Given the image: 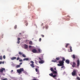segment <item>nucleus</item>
<instances>
[{"mask_svg": "<svg viewBox=\"0 0 80 80\" xmlns=\"http://www.w3.org/2000/svg\"><path fill=\"white\" fill-rule=\"evenodd\" d=\"M60 60V58L57 57L56 58V59L52 60V62H54L58 63V61Z\"/></svg>", "mask_w": 80, "mask_h": 80, "instance_id": "f257e3e1", "label": "nucleus"}, {"mask_svg": "<svg viewBox=\"0 0 80 80\" xmlns=\"http://www.w3.org/2000/svg\"><path fill=\"white\" fill-rule=\"evenodd\" d=\"M17 72L18 73H21L22 72H24V69L23 68H21L17 70Z\"/></svg>", "mask_w": 80, "mask_h": 80, "instance_id": "f03ea898", "label": "nucleus"}, {"mask_svg": "<svg viewBox=\"0 0 80 80\" xmlns=\"http://www.w3.org/2000/svg\"><path fill=\"white\" fill-rule=\"evenodd\" d=\"M38 68H39V67L37 66V68H35V71L36 72H37V74L39 75L40 74V71H39V69Z\"/></svg>", "mask_w": 80, "mask_h": 80, "instance_id": "7ed1b4c3", "label": "nucleus"}, {"mask_svg": "<svg viewBox=\"0 0 80 80\" xmlns=\"http://www.w3.org/2000/svg\"><path fill=\"white\" fill-rule=\"evenodd\" d=\"M77 74V71L75 70H73L72 73V76H75Z\"/></svg>", "mask_w": 80, "mask_h": 80, "instance_id": "20e7f679", "label": "nucleus"}, {"mask_svg": "<svg viewBox=\"0 0 80 80\" xmlns=\"http://www.w3.org/2000/svg\"><path fill=\"white\" fill-rule=\"evenodd\" d=\"M31 63L32 64L30 65V66L32 67V68H34L35 67L34 64V62L33 61H31Z\"/></svg>", "mask_w": 80, "mask_h": 80, "instance_id": "39448f33", "label": "nucleus"}, {"mask_svg": "<svg viewBox=\"0 0 80 80\" xmlns=\"http://www.w3.org/2000/svg\"><path fill=\"white\" fill-rule=\"evenodd\" d=\"M49 75H50V76L51 77H53V78H55V77H57V75H53V73H52L49 74Z\"/></svg>", "mask_w": 80, "mask_h": 80, "instance_id": "423d86ee", "label": "nucleus"}, {"mask_svg": "<svg viewBox=\"0 0 80 80\" xmlns=\"http://www.w3.org/2000/svg\"><path fill=\"white\" fill-rule=\"evenodd\" d=\"M32 52L33 53H38V52L37 50L35 49H33L32 50Z\"/></svg>", "mask_w": 80, "mask_h": 80, "instance_id": "0eeeda50", "label": "nucleus"}, {"mask_svg": "<svg viewBox=\"0 0 80 80\" xmlns=\"http://www.w3.org/2000/svg\"><path fill=\"white\" fill-rule=\"evenodd\" d=\"M59 64H60L61 66H63L64 64L63 63H64V62L63 61H59Z\"/></svg>", "mask_w": 80, "mask_h": 80, "instance_id": "6e6552de", "label": "nucleus"}, {"mask_svg": "<svg viewBox=\"0 0 80 80\" xmlns=\"http://www.w3.org/2000/svg\"><path fill=\"white\" fill-rule=\"evenodd\" d=\"M52 73L55 74L54 75H56V77L57 76V75H58V73L57 72L55 71H54L52 72Z\"/></svg>", "mask_w": 80, "mask_h": 80, "instance_id": "1a4fd4ad", "label": "nucleus"}, {"mask_svg": "<svg viewBox=\"0 0 80 80\" xmlns=\"http://www.w3.org/2000/svg\"><path fill=\"white\" fill-rule=\"evenodd\" d=\"M24 48L25 49H27V48H28V45L25 44L24 45Z\"/></svg>", "mask_w": 80, "mask_h": 80, "instance_id": "9d476101", "label": "nucleus"}, {"mask_svg": "<svg viewBox=\"0 0 80 80\" xmlns=\"http://www.w3.org/2000/svg\"><path fill=\"white\" fill-rule=\"evenodd\" d=\"M77 66L78 67H79V65H80V61L78 59L77 60Z\"/></svg>", "mask_w": 80, "mask_h": 80, "instance_id": "9b49d317", "label": "nucleus"}, {"mask_svg": "<svg viewBox=\"0 0 80 80\" xmlns=\"http://www.w3.org/2000/svg\"><path fill=\"white\" fill-rule=\"evenodd\" d=\"M76 65V63H75V62H73L72 65V67H73V68H74L75 67V66Z\"/></svg>", "mask_w": 80, "mask_h": 80, "instance_id": "f8f14e48", "label": "nucleus"}, {"mask_svg": "<svg viewBox=\"0 0 80 80\" xmlns=\"http://www.w3.org/2000/svg\"><path fill=\"white\" fill-rule=\"evenodd\" d=\"M65 62L68 64H69V63H70V61H69V60H66Z\"/></svg>", "mask_w": 80, "mask_h": 80, "instance_id": "ddd939ff", "label": "nucleus"}, {"mask_svg": "<svg viewBox=\"0 0 80 80\" xmlns=\"http://www.w3.org/2000/svg\"><path fill=\"white\" fill-rule=\"evenodd\" d=\"M39 63L42 64V63H44V61L43 60H41L39 61Z\"/></svg>", "mask_w": 80, "mask_h": 80, "instance_id": "4468645a", "label": "nucleus"}, {"mask_svg": "<svg viewBox=\"0 0 80 80\" xmlns=\"http://www.w3.org/2000/svg\"><path fill=\"white\" fill-rule=\"evenodd\" d=\"M11 59L12 60H16V59H17V58L16 57H13L11 58Z\"/></svg>", "mask_w": 80, "mask_h": 80, "instance_id": "2eb2a0df", "label": "nucleus"}, {"mask_svg": "<svg viewBox=\"0 0 80 80\" xmlns=\"http://www.w3.org/2000/svg\"><path fill=\"white\" fill-rule=\"evenodd\" d=\"M28 60H29V58H25L23 59V61H28Z\"/></svg>", "mask_w": 80, "mask_h": 80, "instance_id": "dca6fc26", "label": "nucleus"}, {"mask_svg": "<svg viewBox=\"0 0 80 80\" xmlns=\"http://www.w3.org/2000/svg\"><path fill=\"white\" fill-rule=\"evenodd\" d=\"M38 53H41V52H42V50H41V49H40V48H38Z\"/></svg>", "mask_w": 80, "mask_h": 80, "instance_id": "f3484780", "label": "nucleus"}, {"mask_svg": "<svg viewBox=\"0 0 80 80\" xmlns=\"http://www.w3.org/2000/svg\"><path fill=\"white\" fill-rule=\"evenodd\" d=\"M69 48H70V52H72V46H70Z\"/></svg>", "mask_w": 80, "mask_h": 80, "instance_id": "a211bd4d", "label": "nucleus"}, {"mask_svg": "<svg viewBox=\"0 0 80 80\" xmlns=\"http://www.w3.org/2000/svg\"><path fill=\"white\" fill-rule=\"evenodd\" d=\"M19 54L20 55H23V52H19Z\"/></svg>", "mask_w": 80, "mask_h": 80, "instance_id": "6ab92c4d", "label": "nucleus"}, {"mask_svg": "<svg viewBox=\"0 0 80 80\" xmlns=\"http://www.w3.org/2000/svg\"><path fill=\"white\" fill-rule=\"evenodd\" d=\"M45 28L46 29V30H47V29H48V25H46Z\"/></svg>", "mask_w": 80, "mask_h": 80, "instance_id": "aec40b11", "label": "nucleus"}, {"mask_svg": "<svg viewBox=\"0 0 80 80\" xmlns=\"http://www.w3.org/2000/svg\"><path fill=\"white\" fill-rule=\"evenodd\" d=\"M70 45L69 43H67L66 45V48H67L68 46Z\"/></svg>", "mask_w": 80, "mask_h": 80, "instance_id": "412c9836", "label": "nucleus"}, {"mask_svg": "<svg viewBox=\"0 0 80 80\" xmlns=\"http://www.w3.org/2000/svg\"><path fill=\"white\" fill-rule=\"evenodd\" d=\"M3 59V57H2V56H0V60H2V59Z\"/></svg>", "mask_w": 80, "mask_h": 80, "instance_id": "4be33fe9", "label": "nucleus"}, {"mask_svg": "<svg viewBox=\"0 0 80 80\" xmlns=\"http://www.w3.org/2000/svg\"><path fill=\"white\" fill-rule=\"evenodd\" d=\"M72 58H74V59L75 58V56L74 54L73 55Z\"/></svg>", "mask_w": 80, "mask_h": 80, "instance_id": "5701e85b", "label": "nucleus"}, {"mask_svg": "<svg viewBox=\"0 0 80 80\" xmlns=\"http://www.w3.org/2000/svg\"><path fill=\"white\" fill-rule=\"evenodd\" d=\"M16 67V68H19V67H20V65H17Z\"/></svg>", "mask_w": 80, "mask_h": 80, "instance_id": "b1692460", "label": "nucleus"}, {"mask_svg": "<svg viewBox=\"0 0 80 80\" xmlns=\"http://www.w3.org/2000/svg\"><path fill=\"white\" fill-rule=\"evenodd\" d=\"M51 71H52V72H53L54 71V69H53V68H51Z\"/></svg>", "mask_w": 80, "mask_h": 80, "instance_id": "393cba45", "label": "nucleus"}, {"mask_svg": "<svg viewBox=\"0 0 80 80\" xmlns=\"http://www.w3.org/2000/svg\"><path fill=\"white\" fill-rule=\"evenodd\" d=\"M22 56L23 57H24V58H25L26 57V56L25 54H22Z\"/></svg>", "mask_w": 80, "mask_h": 80, "instance_id": "a878e982", "label": "nucleus"}, {"mask_svg": "<svg viewBox=\"0 0 80 80\" xmlns=\"http://www.w3.org/2000/svg\"><path fill=\"white\" fill-rule=\"evenodd\" d=\"M29 45H32V42L30 41L29 42Z\"/></svg>", "mask_w": 80, "mask_h": 80, "instance_id": "bb28decb", "label": "nucleus"}, {"mask_svg": "<svg viewBox=\"0 0 80 80\" xmlns=\"http://www.w3.org/2000/svg\"><path fill=\"white\" fill-rule=\"evenodd\" d=\"M62 61H63H63H65V58H62Z\"/></svg>", "mask_w": 80, "mask_h": 80, "instance_id": "cd10ccee", "label": "nucleus"}, {"mask_svg": "<svg viewBox=\"0 0 80 80\" xmlns=\"http://www.w3.org/2000/svg\"><path fill=\"white\" fill-rule=\"evenodd\" d=\"M77 80H80V78L79 77H77Z\"/></svg>", "mask_w": 80, "mask_h": 80, "instance_id": "c85d7f7f", "label": "nucleus"}, {"mask_svg": "<svg viewBox=\"0 0 80 80\" xmlns=\"http://www.w3.org/2000/svg\"><path fill=\"white\" fill-rule=\"evenodd\" d=\"M17 28V25H16L15 26H14V29H16V28Z\"/></svg>", "mask_w": 80, "mask_h": 80, "instance_id": "c756f323", "label": "nucleus"}, {"mask_svg": "<svg viewBox=\"0 0 80 80\" xmlns=\"http://www.w3.org/2000/svg\"><path fill=\"white\" fill-rule=\"evenodd\" d=\"M20 40H21V39L20 38H18V41H20Z\"/></svg>", "mask_w": 80, "mask_h": 80, "instance_id": "7c9ffc66", "label": "nucleus"}, {"mask_svg": "<svg viewBox=\"0 0 80 80\" xmlns=\"http://www.w3.org/2000/svg\"><path fill=\"white\" fill-rule=\"evenodd\" d=\"M17 43H18V44H19V43H20V41H18L17 42Z\"/></svg>", "mask_w": 80, "mask_h": 80, "instance_id": "2f4dec72", "label": "nucleus"}, {"mask_svg": "<svg viewBox=\"0 0 80 80\" xmlns=\"http://www.w3.org/2000/svg\"><path fill=\"white\" fill-rule=\"evenodd\" d=\"M3 58L4 59H5V58H6L5 55H4V56H3Z\"/></svg>", "mask_w": 80, "mask_h": 80, "instance_id": "473e14b6", "label": "nucleus"}, {"mask_svg": "<svg viewBox=\"0 0 80 80\" xmlns=\"http://www.w3.org/2000/svg\"><path fill=\"white\" fill-rule=\"evenodd\" d=\"M58 66H59L60 67L62 66L60 64H58Z\"/></svg>", "mask_w": 80, "mask_h": 80, "instance_id": "72a5a7b5", "label": "nucleus"}, {"mask_svg": "<svg viewBox=\"0 0 80 80\" xmlns=\"http://www.w3.org/2000/svg\"><path fill=\"white\" fill-rule=\"evenodd\" d=\"M41 40H42V38H40L39 39V42H41Z\"/></svg>", "mask_w": 80, "mask_h": 80, "instance_id": "f704fd0d", "label": "nucleus"}, {"mask_svg": "<svg viewBox=\"0 0 80 80\" xmlns=\"http://www.w3.org/2000/svg\"><path fill=\"white\" fill-rule=\"evenodd\" d=\"M20 60V58H18L17 59V60Z\"/></svg>", "mask_w": 80, "mask_h": 80, "instance_id": "c9c22d12", "label": "nucleus"}, {"mask_svg": "<svg viewBox=\"0 0 80 80\" xmlns=\"http://www.w3.org/2000/svg\"><path fill=\"white\" fill-rule=\"evenodd\" d=\"M29 48H32V46H30V45H29Z\"/></svg>", "mask_w": 80, "mask_h": 80, "instance_id": "e433bc0d", "label": "nucleus"}, {"mask_svg": "<svg viewBox=\"0 0 80 80\" xmlns=\"http://www.w3.org/2000/svg\"><path fill=\"white\" fill-rule=\"evenodd\" d=\"M41 36H42V37H44V35L42 34L41 35Z\"/></svg>", "mask_w": 80, "mask_h": 80, "instance_id": "4c0bfd02", "label": "nucleus"}, {"mask_svg": "<svg viewBox=\"0 0 80 80\" xmlns=\"http://www.w3.org/2000/svg\"><path fill=\"white\" fill-rule=\"evenodd\" d=\"M32 80H38V79H32Z\"/></svg>", "mask_w": 80, "mask_h": 80, "instance_id": "58836bf2", "label": "nucleus"}, {"mask_svg": "<svg viewBox=\"0 0 80 80\" xmlns=\"http://www.w3.org/2000/svg\"><path fill=\"white\" fill-rule=\"evenodd\" d=\"M19 61L20 62H22V59L19 60Z\"/></svg>", "mask_w": 80, "mask_h": 80, "instance_id": "ea45409f", "label": "nucleus"}, {"mask_svg": "<svg viewBox=\"0 0 80 80\" xmlns=\"http://www.w3.org/2000/svg\"><path fill=\"white\" fill-rule=\"evenodd\" d=\"M28 23H26V24H25V25H26V26H27V25H28Z\"/></svg>", "mask_w": 80, "mask_h": 80, "instance_id": "a19ab883", "label": "nucleus"}, {"mask_svg": "<svg viewBox=\"0 0 80 80\" xmlns=\"http://www.w3.org/2000/svg\"><path fill=\"white\" fill-rule=\"evenodd\" d=\"M39 60H42V59L40 58H39Z\"/></svg>", "mask_w": 80, "mask_h": 80, "instance_id": "79ce46f5", "label": "nucleus"}, {"mask_svg": "<svg viewBox=\"0 0 80 80\" xmlns=\"http://www.w3.org/2000/svg\"><path fill=\"white\" fill-rule=\"evenodd\" d=\"M2 62L0 61V64H2Z\"/></svg>", "mask_w": 80, "mask_h": 80, "instance_id": "37998d69", "label": "nucleus"}, {"mask_svg": "<svg viewBox=\"0 0 80 80\" xmlns=\"http://www.w3.org/2000/svg\"><path fill=\"white\" fill-rule=\"evenodd\" d=\"M22 62H21L20 63L19 65H22Z\"/></svg>", "mask_w": 80, "mask_h": 80, "instance_id": "c03bdc74", "label": "nucleus"}, {"mask_svg": "<svg viewBox=\"0 0 80 80\" xmlns=\"http://www.w3.org/2000/svg\"><path fill=\"white\" fill-rule=\"evenodd\" d=\"M42 25H43V23H42V24H41V26H42Z\"/></svg>", "mask_w": 80, "mask_h": 80, "instance_id": "a18cd8bd", "label": "nucleus"}, {"mask_svg": "<svg viewBox=\"0 0 80 80\" xmlns=\"http://www.w3.org/2000/svg\"><path fill=\"white\" fill-rule=\"evenodd\" d=\"M64 68V66H62L61 67V68Z\"/></svg>", "mask_w": 80, "mask_h": 80, "instance_id": "49530a36", "label": "nucleus"}, {"mask_svg": "<svg viewBox=\"0 0 80 80\" xmlns=\"http://www.w3.org/2000/svg\"><path fill=\"white\" fill-rule=\"evenodd\" d=\"M42 28H43V29H44V28H45V27H43Z\"/></svg>", "mask_w": 80, "mask_h": 80, "instance_id": "de8ad7c7", "label": "nucleus"}, {"mask_svg": "<svg viewBox=\"0 0 80 80\" xmlns=\"http://www.w3.org/2000/svg\"><path fill=\"white\" fill-rule=\"evenodd\" d=\"M2 64H3L4 63V62H3V61L2 62Z\"/></svg>", "mask_w": 80, "mask_h": 80, "instance_id": "09e8293b", "label": "nucleus"}, {"mask_svg": "<svg viewBox=\"0 0 80 80\" xmlns=\"http://www.w3.org/2000/svg\"><path fill=\"white\" fill-rule=\"evenodd\" d=\"M55 70H56V68H54Z\"/></svg>", "mask_w": 80, "mask_h": 80, "instance_id": "8fccbe9b", "label": "nucleus"}, {"mask_svg": "<svg viewBox=\"0 0 80 80\" xmlns=\"http://www.w3.org/2000/svg\"><path fill=\"white\" fill-rule=\"evenodd\" d=\"M13 72V70H11V72Z\"/></svg>", "mask_w": 80, "mask_h": 80, "instance_id": "3c124183", "label": "nucleus"}, {"mask_svg": "<svg viewBox=\"0 0 80 80\" xmlns=\"http://www.w3.org/2000/svg\"><path fill=\"white\" fill-rule=\"evenodd\" d=\"M6 79H2V80H5Z\"/></svg>", "mask_w": 80, "mask_h": 80, "instance_id": "603ef678", "label": "nucleus"}, {"mask_svg": "<svg viewBox=\"0 0 80 80\" xmlns=\"http://www.w3.org/2000/svg\"><path fill=\"white\" fill-rule=\"evenodd\" d=\"M27 22V20L25 21V23H26Z\"/></svg>", "mask_w": 80, "mask_h": 80, "instance_id": "864d4df0", "label": "nucleus"}, {"mask_svg": "<svg viewBox=\"0 0 80 80\" xmlns=\"http://www.w3.org/2000/svg\"><path fill=\"white\" fill-rule=\"evenodd\" d=\"M19 34H20V35H21V34H22V33H19Z\"/></svg>", "mask_w": 80, "mask_h": 80, "instance_id": "5fc2aeb1", "label": "nucleus"}, {"mask_svg": "<svg viewBox=\"0 0 80 80\" xmlns=\"http://www.w3.org/2000/svg\"><path fill=\"white\" fill-rule=\"evenodd\" d=\"M68 17H70V16H68Z\"/></svg>", "mask_w": 80, "mask_h": 80, "instance_id": "6e6d98bb", "label": "nucleus"}, {"mask_svg": "<svg viewBox=\"0 0 80 80\" xmlns=\"http://www.w3.org/2000/svg\"><path fill=\"white\" fill-rule=\"evenodd\" d=\"M79 76H80V74H79Z\"/></svg>", "mask_w": 80, "mask_h": 80, "instance_id": "4d7b16f0", "label": "nucleus"}, {"mask_svg": "<svg viewBox=\"0 0 80 80\" xmlns=\"http://www.w3.org/2000/svg\"><path fill=\"white\" fill-rule=\"evenodd\" d=\"M26 42H27V40H26Z\"/></svg>", "mask_w": 80, "mask_h": 80, "instance_id": "13d9d810", "label": "nucleus"}, {"mask_svg": "<svg viewBox=\"0 0 80 80\" xmlns=\"http://www.w3.org/2000/svg\"><path fill=\"white\" fill-rule=\"evenodd\" d=\"M2 36H3V34H2Z\"/></svg>", "mask_w": 80, "mask_h": 80, "instance_id": "bf43d9fd", "label": "nucleus"}, {"mask_svg": "<svg viewBox=\"0 0 80 80\" xmlns=\"http://www.w3.org/2000/svg\"><path fill=\"white\" fill-rule=\"evenodd\" d=\"M0 77H1V76H0Z\"/></svg>", "mask_w": 80, "mask_h": 80, "instance_id": "052dcab7", "label": "nucleus"}, {"mask_svg": "<svg viewBox=\"0 0 80 80\" xmlns=\"http://www.w3.org/2000/svg\"><path fill=\"white\" fill-rule=\"evenodd\" d=\"M55 79H57V78H55Z\"/></svg>", "mask_w": 80, "mask_h": 80, "instance_id": "680f3d73", "label": "nucleus"}]
</instances>
